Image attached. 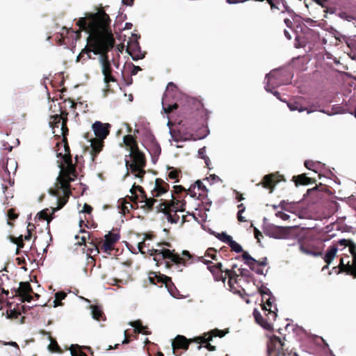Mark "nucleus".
Returning <instances> with one entry per match:
<instances>
[{"instance_id": "nucleus-16", "label": "nucleus", "mask_w": 356, "mask_h": 356, "mask_svg": "<svg viewBox=\"0 0 356 356\" xmlns=\"http://www.w3.org/2000/svg\"><path fill=\"white\" fill-rule=\"evenodd\" d=\"M31 293H33V291L30 283L29 282H21L19 288L15 289V296H19L22 302H30L33 300Z\"/></svg>"}, {"instance_id": "nucleus-21", "label": "nucleus", "mask_w": 356, "mask_h": 356, "mask_svg": "<svg viewBox=\"0 0 356 356\" xmlns=\"http://www.w3.org/2000/svg\"><path fill=\"white\" fill-rule=\"evenodd\" d=\"M155 278L156 279V282L158 283L164 284L165 287L168 289V291L169 293L173 296L177 297V294L178 293V291L175 286V284L172 283V280L170 277L164 275H155Z\"/></svg>"}, {"instance_id": "nucleus-59", "label": "nucleus", "mask_w": 356, "mask_h": 356, "mask_svg": "<svg viewBox=\"0 0 356 356\" xmlns=\"http://www.w3.org/2000/svg\"><path fill=\"white\" fill-rule=\"evenodd\" d=\"M181 254L182 256H181V257H184L186 259V261L189 260L191 257V255L188 250H184Z\"/></svg>"}, {"instance_id": "nucleus-34", "label": "nucleus", "mask_w": 356, "mask_h": 356, "mask_svg": "<svg viewBox=\"0 0 356 356\" xmlns=\"http://www.w3.org/2000/svg\"><path fill=\"white\" fill-rule=\"evenodd\" d=\"M59 133L62 135L63 137L62 141L64 143V149H65V154L64 155H68L70 154V148L68 145L67 136L69 134V129L68 127H65V124H64V127H63V130L61 129V131H59Z\"/></svg>"}, {"instance_id": "nucleus-27", "label": "nucleus", "mask_w": 356, "mask_h": 356, "mask_svg": "<svg viewBox=\"0 0 356 356\" xmlns=\"http://www.w3.org/2000/svg\"><path fill=\"white\" fill-rule=\"evenodd\" d=\"M292 181H294L296 186H298L299 185H308L316 182V179L314 178L309 177L305 173L293 176Z\"/></svg>"}, {"instance_id": "nucleus-29", "label": "nucleus", "mask_w": 356, "mask_h": 356, "mask_svg": "<svg viewBox=\"0 0 356 356\" xmlns=\"http://www.w3.org/2000/svg\"><path fill=\"white\" fill-rule=\"evenodd\" d=\"M259 292L262 296V301L264 305L262 309L267 311L268 309L272 308V302L270 300V292L268 289L265 288L264 289H259Z\"/></svg>"}, {"instance_id": "nucleus-13", "label": "nucleus", "mask_w": 356, "mask_h": 356, "mask_svg": "<svg viewBox=\"0 0 356 356\" xmlns=\"http://www.w3.org/2000/svg\"><path fill=\"white\" fill-rule=\"evenodd\" d=\"M296 230L293 227L272 226L267 229V233L270 237L277 239H288L296 235Z\"/></svg>"}, {"instance_id": "nucleus-2", "label": "nucleus", "mask_w": 356, "mask_h": 356, "mask_svg": "<svg viewBox=\"0 0 356 356\" xmlns=\"http://www.w3.org/2000/svg\"><path fill=\"white\" fill-rule=\"evenodd\" d=\"M173 191L171 193L172 199L170 200H161L158 205L154 208L156 213H163L167 219L171 223H177L179 220L178 211H184L186 201L182 198V192H185L186 188L181 185L173 186Z\"/></svg>"}, {"instance_id": "nucleus-58", "label": "nucleus", "mask_w": 356, "mask_h": 356, "mask_svg": "<svg viewBox=\"0 0 356 356\" xmlns=\"http://www.w3.org/2000/svg\"><path fill=\"white\" fill-rule=\"evenodd\" d=\"M254 237L257 239L258 242H260V236L262 237V234L261 232H259L257 228L254 229Z\"/></svg>"}, {"instance_id": "nucleus-56", "label": "nucleus", "mask_w": 356, "mask_h": 356, "mask_svg": "<svg viewBox=\"0 0 356 356\" xmlns=\"http://www.w3.org/2000/svg\"><path fill=\"white\" fill-rule=\"evenodd\" d=\"M92 207L90 205L85 203L83 205V207L82 212L88 213V214H90L92 213Z\"/></svg>"}, {"instance_id": "nucleus-39", "label": "nucleus", "mask_w": 356, "mask_h": 356, "mask_svg": "<svg viewBox=\"0 0 356 356\" xmlns=\"http://www.w3.org/2000/svg\"><path fill=\"white\" fill-rule=\"evenodd\" d=\"M7 216L8 218V225L13 226V223L10 220H15L19 217V213L16 212V209L14 208L9 209L7 211Z\"/></svg>"}, {"instance_id": "nucleus-36", "label": "nucleus", "mask_w": 356, "mask_h": 356, "mask_svg": "<svg viewBox=\"0 0 356 356\" xmlns=\"http://www.w3.org/2000/svg\"><path fill=\"white\" fill-rule=\"evenodd\" d=\"M321 162L318 161H305V166L308 169L311 170L316 173H318V170L321 166Z\"/></svg>"}, {"instance_id": "nucleus-51", "label": "nucleus", "mask_w": 356, "mask_h": 356, "mask_svg": "<svg viewBox=\"0 0 356 356\" xmlns=\"http://www.w3.org/2000/svg\"><path fill=\"white\" fill-rule=\"evenodd\" d=\"M67 296V294L64 291H58L56 293L55 298H56V301H61L62 300L65 299Z\"/></svg>"}, {"instance_id": "nucleus-10", "label": "nucleus", "mask_w": 356, "mask_h": 356, "mask_svg": "<svg viewBox=\"0 0 356 356\" xmlns=\"http://www.w3.org/2000/svg\"><path fill=\"white\" fill-rule=\"evenodd\" d=\"M104 237L105 239L99 241L97 245L92 243L94 248L90 249V253H92L93 250L99 252V248L105 252H109L113 250L114 249L115 244L120 239V234L118 233L109 232L106 234Z\"/></svg>"}, {"instance_id": "nucleus-64", "label": "nucleus", "mask_w": 356, "mask_h": 356, "mask_svg": "<svg viewBox=\"0 0 356 356\" xmlns=\"http://www.w3.org/2000/svg\"><path fill=\"white\" fill-rule=\"evenodd\" d=\"M124 80L127 86H130L131 84H132L133 79L131 76H128L127 79L124 76Z\"/></svg>"}, {"instance_id": "nucleus-26", "label": "nucleus", "mask_w": 356, "mask_h": 356, "mask_svg": "<svg viewBox=\"0 0 356 356\" xmlns=\"http://www.w3.org/2000/svg\"><path fill=\"white\" fill-rule=\"evenodd\" d=\"M302 100L303 99L302 97L296 100H291L287 104L288 107L292 111H298L299 112H302L304 111H307V113H310L312 111L307 110V108L303 106Z\"/></svg>"}, {"instance_id": "nucleus-31", "label": "nucleus", "mask_w": 356, "mask_h": 356, "mask_svg": "<svg viewBox=\"0 0 356 356\" xmlns=\"http://www.w3.org/2000/svg\"><path fill=\"white\" fill-rule=\"evenodd\" d=\"M208 269L212 273L216 281H222V269L220 262L215 265L208 266Z\"/></svg>"}, {"instance_id": "nucleus-46", "label": "nucleus", "mask_w": 356, "mask_h": 356, "mask_svg": "<svg viewBox=\"0 0 356 356\" xmlns=\"http://www.w3.org/2000/svg\"><path fill=\"white\" fill-rule=\"evenodd\" d=\"M206 256L217 261V250L213 248H209L206 252Z\"/></svg>"}, {"instance_id": "nucleus-37", "label": "nucleus", "mask_w": 356, "mask_h": 356, "mask_svg": "<svg viewBox=\"0 0 356 356\" xmlns=\"http://www.w3.org/2000/svg\"><path fill=\"white\" fill-rule=\"evenodd\" d=\"M50 339V343L48 346L49 350L52 353H62L63 350L58 344L56 339L52 338L51 337H49Z\"/></svg>"}, {"instance_id": "nucleus-3", "label": "nucleus", "mask_w": 356, "mask_h": 356, "mask_svg": "<svg viewBox=\"0 0 356 356\" xmlns=\"http://www.w3.org/2000/svg\"><path fill=\"white\" fill-rule=\"evenodd\" d=\"M123 141L129 150V156L131 161L126 160L125 165L128 170L134 175L136 177L140 178L142 181L145 174V168L146 166V158L143 152L138 146L136 138L132 135L128 134L124 136Z\"/></svg>"}, {"instance_id": "nucleus-12", "label": "nucleus", "mask_w": 356, "mask_h": 356, "mask_svg": "<svg viewBox=\"0 0 356 356\" xmlns=\"http://www.w3.org/2000/svg\"><path fill=\"white\" fill-rule=\"evenodd\" d=\"M67 115L68 113L66 111H62L60 114H56L50 117L49 124L55 137L60 138L62 136L59 131H61V129L63 130L64 122L65 127H67Z\"/></svg>"}, {"instance_id": "nucleus-50", "label": "nucleus", "mask_w": 356, "mask_h": 356, "mask_svg": "<svg viewBox=\"0 0 356 356\" xmlns=\"http://www.w3.org/2000/svg\"><path fill=\"white\" fill-rule=\"evenodd\" d=\"M104 76V82L106 83V84H108L110 82H115L116 81V79L112 75V73L111 74H106ZM107 87H109L108 85H107Z\"/></svg>"}, {"instance_id": "nucleus-42", "label": "nucleus", "mask_w": 356, "mask_h": 356, "mask_svg": "<svg viewBox=\"0 0 356 356\" xmlns=\"http://www.w3.org/2000/svg\"><path fill=\"white\" fill-rule=\"evenodd\" d=\"M4 173L1 175L4 181H7L10 186L14 184V180L10 178V172L8 171L7 166L3 165Z\"/></svg>"}, {"instance_id": "nucleus-63", "label": "nucleus", "mask_w": 356, "mask_h": 356, "mask_svg": "<svg viewBox=\"0 0 356 356\" xmlns=\"http://www.w3.org/2000/svg\"><path fill=\"white\" fill-rule=\"evenodd\" d=\"M243 213H240V211H238L237 213V218L239 222H245L246 220L245 219V217L242 216Z\"/></svg>"}, {"instance_id": "nucleus-25", "label": "nucleus", "mask_w": 356, "mask_h": 356, "mask_svg": "<svg viewBox=\"0 0 356 356\" xmlns=\"http://www.w3.org/2000/svg\"><path fill=\"white\" fill-rule=\"evenodd\" d=\"M253 316L255 321L266 330H272L273 329V324L267 318H264L257 309H254Z\"/></svg>"}, {"instance_id": "nucleus-45", "label": "nucleus", "mask_w": 356, "mask_h": 356, "mask_svg": "<svg viewBox=\"0 0 356 356\" xmlns=\"http://www.w3.org/2000/svg\"><path fill=\"white\" fill-rule=\"evenodd\" d=\"M21 316V312L19 310L13 309L7 312V318L9 319H17Z\"/></svg>"}, {"instance_id": "nucleus-53", "label": "nucleus", "mask_w": 356, "mask_h": 356, "mask_svg": "<svg viewBox=\"0 0 356 356\" xmlns=\"http://www.w3.org/2000/svg\"><path fill=\"white\" fill-rule=\"evenodd\" d=\"M339 17L341 19H346L348 22H350L352 19H353V17L351 15H349L348 13L346 12H342L339 14Z\"/></svg>"}, {"instance_id": "nucleus-55", "label": "nucleus", "mask_w": 356, "mask_h": 356, "mask_svg": "<svg viewBox=\"0 0 356 356\" xmlns=\"http://www.w3.org/2000/svg\"><path fill=\"white\" fill-rule=\"evenodd\" d=\"M276 216L278 218H280L281 219L284 220H286L289 219L290 216L289 215L282 212V211H278L276 213Z\"/></svg>"}, {"instance_id": "nucleus-7", "label": "nucleus", "mask_w": 356, "mask_h": 356, "mask_svg": "<svg viewBox=\"0 0 356 356\" xmlns=\"http://www.w3.org/2000/svg\"><path fill=\"white\" fill-rule=\"evenodd\" d=\"M130 193L131 195L127 196V197L129 198L131 202H134L136 204L137 200H138L139 202L142 204L140 208L146 212H151L154 210V204L157 202V200L154 197H148L142 186L134 184L130 189Z\"/></svg>"}, {"instance_id": "nucleus-32", "label": "nucleus", "mask_w": 356, "mask_h": 356, "mask_svg": "<svg viewBox=\"0 0 356 356\" xmlns=\"http://www.w3.org/2000/svg\"><path fill=\"white\" fill-rule=\"evenodd\" d=\"M91 154L93 159L102 151L104 146V140L92 138L91 139Z\"/></svg>"}, {"instance_id": "nucleus-62", "label": "nucleus", "mask_w": 356, "mask_h": 356, "mask_svg": "<svg viewBox=\"0 0 356 356\" xmlns=\"http://www.w3.org/2000/svg\"><path fill=\"white\" fill-rule=\"evenodd\" d=\"M140 70H141V68L139 66L134 65L133 69L131 70V75H136Z\"/></svg>"}, {"instance_id": "nucleus-35", "label": "nucleus", "mask_w": 356, "mask_h": 356, "mask_svg": "<svg viewBox=\"0 0 356 356\" xmlns=\"http://www.w3.org/2000/svg\"><path fill=\"white\" fill-rule=\"evenodd\" d=\"M130 325L134 328L136 333H143L146 335L150 334L149 332L145 330L147 328V326L143 325L142 322L139 320L131 322Z\"/></svg>"}, {"instance_id": "nucleus-30", "label": "nucleus", "mask_w": 356, "mask_h": 356, "mask_svg": "<svg viewBox=\"0 0 356 356\" xmlns=\"http://www.w3.org/2000/svg\"><path fill=\"white\" fill-rule=\"evenodd\" d=\"M90 308L91 309L92 316L95 320L98 321H106V316L102 310V306L92 305Z\"/></svg>"}, {"instance_id": "nucleus-20", "label": "nucleus", "mask_w": 356, "mask_h": 356, "mask_svg": "<svg viewBox=\"0 0 356 356\" xmlns=\"http://www.w3.org/2000/svg\"><path fill=\"white\" fill-rule=\"evenodd\" d=\"M282 177L278 173L269 174L264 177L261 184L263 187L270 189V193H272L275 184L280 181Z\"/></svg>"}, {"instance_id": "nucleus-43", "label": "nucleus", "mask_w": 356, "mask_h": 356, "mask_svg": "<svg viewBox=\"0 0 356 356\" xmlns=\"http://www.w3.org/2000/svg\"><path fill=\"white\" fill-rule=\"evenodd\" d=\"M161 152V148L158 143H153L150 149V153L153 156H159Z\"/></svg>"}, {"instance_id": "nucleus-19", "label": "nucleus", "mask_w": 356, "mask_h": 356, "mask_svg": "<svg viewBox=\"0 0 356 356\" xmlns=\"http://www.w3.org/2000/svg\"><path fill=\"white\" fill-rule=\"evenodd\" d=\"M169 190V184L161 178L155 179L154 186L151 191L152 197H160L163 194L167 193Z\"/></svg>"}, {"instance_id": "nucleus-61", "label": "nucleus", "mask_w": 356, "mask_h": 356, "mask_svg": "<svg viewBox=\"0 0 356 356\" xmlns=\"http://www.w3.org/2000/svg\"><path fill=\"white\" fill-rule=\"evenodd\" d=\"M16 245H17V251H16V254H19V250L21 248H23L24 246V240L20 241L19 243H17Z\"/></svg>"}, {"instance_id": "nucleus-40", "label": "nucleus", "mask_w": 356, "mask_h": 356, "mask_svg": "<svg viewBox=\"0 0 356 356\" xmlns=\"http://www.w3.org/2000/svg\"><path fill=\"white\" fill-rule=\"evenodd\" d=\"M239 270L241 276L245 277L247 282H253L254 280L253 275L248 269L241 268Z\"/></svg>"}, {"instance_id": "nucleus-33", "label": "nucleus", "mask_w": 356, "mask_h": 356, "mask_svg": "<svg viewBox=\"0 0 356 356\" xmlns=\"http://www.w3.org/2000/svg\"><path fill=\"white\" fill-rule=\"evenodd\" d=\"M244 263L249 266L251 270H256L257 266V260L251 257L248 252H243L241 255Z\"/></svg>"}, {"instance_id": "nucleus-18", "label": "nucleus", "mask_w": 356, "mask_h": 356, "mask_svg": "<svg viewBox=\"0 0 356 356\" xmlns=\"http://www.w3.org/2000/svg\"><path fill=\"white\" fill-rule=\"evenodd\" d=\"M111 125L108 123H102L100 121L95 122L92 128L96 136L95 138L104 140L110 133Z\"/></svg>"}, {"instance_id": "nucleus-23", "label": "nucleus", "mask_w": 356, "mask_h": 356, "mask_svg": "<svg viewBox=\"0 0 356 356\" xmlns=\"http://www.w3.org/2000/svg\"><path fill=\"white\" fill-rule=\"evenodd\" d=\"M337 251L338 244H333L327 249L326 252L323 257V260L327 264V265L323 268V270L328 268V266L332 263L334 257L337 256Z\"/></svg>"}, {"instance_id": "nucleus-5", "label": "nucleus", "mask_w": 356, "mask_h": 356, "mask_svg": "<svg viewBox=\"0 0 356 356\" xmlns=\"http://www.w3.org/2000/svg\"><path fill=\"white\" fill-rule=\"evenodd\" d=\"M145 243L143 240L142 242L138 243V248L141 254H149L154 257V260L159 264L165 261L166 268H170L173 264H182L186 265V259L181 257V256L175 252V250H170L165 248L160 249H147V252L145 250Z\"/></svg>"}, {"instance_id": "nucleus-48", "label": "nucleus", "mask_w": 356, "mask_h": 356, "mask_svg": "<svg viewBox=\"0 0 356 356\" xmlns=\"http://www.w3.org/2000/svg\"><path fill=\"white\" fill-rule=\"evenodd\" d=\"M348 247L349 248L348 250L351 256L355 258V255H356V244L350 241Z\"/></svg>"}, {"instance_id": "nucleus-49", "label": "nucleus", "mask_w": 356, "mask_h": 356, "mask_svg": "<svg viewBox=\"0 0 356 356\" xmlns=\"http://www.w3.org/2000/svg\"><path fill=\"white\" fill-rule=\"evenodd\" d=\"M129 202H127L126 200V199H124L122 200V202L121 203V207H122V210L124 213L129 212L130 207H129Z\"/></svg>"}, {"instance_id": "nucleus-1", "label": "nucleus", "mask_w": 356, "mask_h": 356, "mask_svg": "<svg viewBox=\"0 0 356 356\" xmlns=\"http://www.w3.org/2000/svg\"><path fill=\"white\" fill-rule=\"evenodd\" d=\"M111 22L108 15L101 8L95 13H87L85 17H80L76 22V26L79 27L77 31L63 27V30L76 41L81 38V31L89 34L86 45L77 56L76 62L81 60L83 63L93 59L91 53L99 55L104 76L112 73L108 54L114 47L115 38L111 29Z\"/></svg>"}, {"instance_id": "nucleus-4", "label": "nucleus", "mask_w": 356, "mask_h": 356, "mask_svg": "<svg viewBox=\"0 0 356 356\" xmlns=\"http://www.w3.org/2000/svg\"><path fill=\"white\" fill-rule=\"evenodd\" d=\"M213 337H222V330H213L210 332L204 333L202 336L197 337L193 339H188L183 335H177L172 342V353L176 356L181 355L182 351H179V350H187L189 344L193 341L199 344L197 347L198 350L201 349L202 346H204L209 350L213 351L216 350V346L210 343Z\"/></svg>"}, {"instance_id": "nucleus-52", "label": "nucleus", "mask_w": 356, "mask_h": 356, "mask_svg": "<svg viewBox=\"0 0 356 356\" xmlns=\"http://www.w3.org/2000/svg\"><path fill=\"white\" fill-rule=\"evenodd\" d=\"M204 152H205V148L204 147L200 149L199 151H198L199 155L201 156V158L204 159L206 165L207 166H209V159L208 157H206L204 156Z\"/></svg>"}, {"instance_id": "nucleus-41", "label": "nucleus", "mask_w": 356, "mask_h": 356, "mask_svg": "<svg viewBox=\"0 0 356 356\" xmlns=\"http://www.w3.org/2000/svg\"><path fill=\"white\" fill-rule=\"evenodd\" d=\"M70 352L72 356H88L84 352L80 350L78 345H72L70 347Z\"/></svg>"}, {"instance_id": "nucleus-8", "label": "nucleus", "mask_w": 356, "mask_h": 356, "mask_svg": "<svg viewBox=\"0 0 356 356\" xmlns=\"http://www.w3.org/2000/svg\"><path fill=\"white\" fill-rule=\"evenodd\" d=\"M267 353L268 356H289L292 351L286 347L284 341L279 337L273 335L267 342Z\"/></svg>"}, {"instance_id": "nucleus-11", "label": "nucleus", "mask_w": 356, "mask_h": 356, "mask_svg": "<svg viewBox=\"0 0 356 356\" xmlns=\"http://www.w3.org/2000/svg\"><path fill=\"white\" fill-rule=\"evenodd\" d=\"M177 88L174 83L170 82L168 84L166 91L162 100L163 110L167 114L170 113L178 108V104L176 102H170V98L177 92Z\"/></svg>"}, {"instance_id": "nucleus-44", "label": "nucleus", "mask_w": 356, "mask_h": 356, "mask_svg": "<svg viewBox=\"0 0 356 356\" xmlns=\"http://www.w3.org/2000/svg\"><path fill=\"white\" fill-rule=\"evenodd\" d=\"M37 216L38 217V218L40 220H47L48 222H49L51 220V218H49V213H48V209H43L41 211H40L37 214Z\"/></svg>"}, {"instance_id": "nucleus-54", "label": "nucleus", "mask_w": 356, "mask_h": 356, "mask_svg": "<svg viewBox=\"0 0 356 356\" xmlns=\"http://www.w3.org/2000/svg\"><path fill=\"white\" fill-rule=\"evenodd\" d=\"M269 5L270 6V9L273 11L274 10H280V8L278 6L279 1H275V0H270L268 2Z\"/></svg>"}, {"instance_id": "nucleus-60", "label": "nucleus", "mask_w": 356, "mask_h": 356, "mask_svg": "<svg viewBox=\"0 0 356 356\" xmlns=\"http://www.w3.org/2000/svg\"><path fill=\"white\" fill-rule=\"evenodd\" d=\"M350 242V240L341 239L339 241L338 244L344 247H347L349 245Z\"/></svg>"}, {"instance_id": "nucleus-38", "label": "nucleus", "mask_w": 356, "mask_h": 356, "mask_svg": "<svg viewBox=\"0 0 356 356\" xmlns=\"http://www.w3.org/2000/svg\"><path fill=\"white\" fill-rule=\"evenodd\" d=\"M169 169L170 170V171L168 172V178L170 179L175 180V182H178L179 175L181 173V170L174 168L172 167L170 168Z\"/></svg>"}, {"instance_id": "nucleus-28", "label": "nucleus", "mask_w": 356, "mask_h": 356, "mask_svg": "<svg viewBox=\"0 0 356 356\" xmlns=\"http://www.w3.org/2000/svg\"><path fill=\"white\" fill-rule=\"evenodd\" d=\"M224 243L227 244L230 247L232 251H234L236 253H243L244 252L241 245L236 243L235 241H234L231 236L225 233H224Z\"/></svg>"}, {"instance_id": "nucleus-47", "label": "nucleus", "mask_w": 356, "mask_h": 356, "mask_svg": "<svg viewBox=\"0 0 356 356\" xmlns=\"http://www.w3.org/2000/svg\"><path fill=\"white\" fill-rule=\"evenodd\" d=\"M268 312V314H266V316H267V320L272 323L273 321H275L276 319V317H277V313L272 310V309H268L267 310Z\"/></svg>"}, {"instance_id": "nucleus-6", "label": "nucleus", "mask_w": 356, "mask_h": 356, "mask_svg": "<svg viewBox=\"0 0 356 356\" xmlns=\"http://www.w3.org/2000/svg\"><path fill=\"white\" fill-rule=\"evenodd\" d=\"M63 159L66 165H60V170L56 179L57 186L60 184V188H63L64 191L70 193V184L76 179L78 172L76 165L72 163L71 154L64 155Z\"/></svg>"}, {"instance_id": "nucleus-15", "label": "nucleus", "mask_w": 356, "mask_h": 356, "mask_svg": "<svg viewBox=\"0 0 356 356\" xmlns=\"http://www.w3.org/2000/svg\"><path fill=\"white\" fill-rule=\"evenodd\" d=\"M207 189L200 180H197L193 184H191L185 192H182V198L189 195L193 198L202 200L207 196Z\"/></svg>"}, {"instance_id": "nucleus-57", "label": "nucleus", "mask_w": 356, "mask_h": 356, "mask_svg": "<svg viewBox=\"0 0 356 356\" xmlns=\"http://www.w3.org/2000/svg\"><path fill=\"white\" fill-rule=\"evenodd\" d=\"M267 265V258H262L261 260H257L258 266H266Z\"/></svg>"}, {"instance_id": "nucleus-17", "label": "nucleus", "mask_w": 356, "mask_h": 356, "mask_svg": "<svg viewBox=\"0 0 356 356\" xmlns=\"http://www.w3.org/2000/svg\"><path fill=\"white\" fill-rule=\"evenodd\" d=\"M55 186L56 188H50L49 193L53 196L58 197L57 208L60 209L67 202L72 193L70 191V193H68L63 188H60V184L57 186V182L55 184Z\"/></svg>"}, {"instance_id": "nucleus-9", "label": "nucleus", "mask_w": 356, "mask_h": 356, "mask_svg": "<svg viewBox=\"0 0 356 356\" xmlns=\"http://www.w3.org/2000/svg\"><path fill=\"white\" fill-rule=\"evenodd\" d=\"M286 75L283 72L280 70H273L269 74H266V79L267 83L265 86V89L268 92H272V89L286 85L289 82V79H284V77Z\"/></svg>"}, {"instance_id": "nucleus-24", "label": "nucleus", "mask_w": 356, "mask_h": 356, "mask_svg": "<svg viewBox=\"0 0 356 356\" xmlns=\"http://www.w3.org/2000/svg\"><path fill=\"white\" fill-rule=\"evenodd\" d=\"M224 273H225V275L224 276V283L225 282L226 277H228V285L229 286V290L232 291L234 293H238L239 289H238V275L236 276H231V271L229 270H224Z\"/></svg>"}, {"instance_id": "nucleus-22", "label": "nucleus", "mask_w": 356, "mask_h": 356, "mask_svg": "<svg viewBox=\"0 0 356 356\" xmlns=\"http://www.w3.org/2000/svg\"><path fill=\"white\" fill-rule=\"evenodd\" d=\"M127 51L134 60L142 59L145 57V53L141 51L138 41H134L128 44Z\"/></svg>"}, {"instance_id": "nucleus-14", "label": "nucleus", "mask_w": 356, "mask_h": 356, "mask_svg": "<svg viewBox=\"0 0 356 356\" xmlns=\"http://www.w3.org/2000/svg\"><path fill=\"white\" fill-rule=\"evenodd\" d=\"M333 268H338L339 272H343L356 277V254L355 255V258L350 255L341 257L339 264Z\"/></svg>"}]
</instances>
